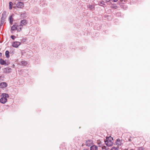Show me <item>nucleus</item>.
Segmentation results:
<instances>
[{
    "instance_id": "f257e3e1",
    "label": "nucleus",
    "mask_w": 150,
    "mask_h": 150,
    "mask_svg": "<svg viewBox=\"0 0 150 150\" xmlns=\"http://www.w3.org/2000/svg\"><path fill=\"white\" fill-rule=\"evenodd\" d=\"M14 4L16 5V7L18 8H22L24 7L23 3L21 2H17L16 1Z\"/></svg>"
},
{
    "instance_id": "f03ea898",
    "label": "nucleus",
    "mask_w": 150,
    "mask_h": 150,
    "mask_svg": "<svg viewBox=\"0 0 150 150\" xmlns=\"http://www.w3.org/2000/svg\"><path fill=\"white\" fill-rule=\"evenodd\" d=\"M93 140L88 139L86 141V145L87 146H90L93 144Z\"/></svg>"
},
{
    "instance_id": "7ed1b4c3",
    "label": "nucleus",
    "mask_w": 150,
    "mask_h": 150,
    "mask_svg": "<svg viewBox=\"0 0 150 150\" xmlns=\"http://www.w3.org/2000/svg\"><path fill=\"white\" fill-rule=\"evenodd\" d=\"M11 69L8 67L4 68L3 69V72L6 73H9L11 72Z\"/></svg>"
},
{
    "instance_id": "20e7f679",
    "label": "nucleus",
    "mask_w": 150,
    "mask_h": 150,
    "mask_svg": "<svg viewBox=\"0 0 150 150\" xmlns=\"http://www.w3.org/2000/svg\"><path fill=\"white\" fill-rule=\"evenodd\" d=\"M105 144L108 146H110L112 145L113 144L112 142L110 140L107 139L105 141Z\"/></svg>"
},
{
    "instance_id": "39448f33",
    "label": "nucleus",
    "mask_w": 150,
    "mask_h": 150,
    "mask_svg": "<svg viewBox=\"0 0 150 150\" xmlns=\"http://www.w3.org/2000/svg\"><path fill=\"white\" fill-rule=\"evenodd\" d=\"M21 44V43L18 41L15 42L12 44V46L13 47H17Z\"/></svg>"
},
{
    "instance_id": "423d86ee",
    "label": "nucleus",
    "mask_w": 150,
    "mask_h": 150,
    "mask_svg": "<svg viewBox=\"0 0 150 150\" xmlns=\"http://www.w3.org/2000/svg\"><path fill=\"white\" fill-rule=\"evenodd\" d=\"M7 99L3 97H2L0 99V102L2 104L5 103L7 102Z\"/></svg>"
},
{
    "instance_id": "0eeeda50",
    "label": "nucleus",
    "mask_w": 150,
    "mask_h": 150,
    "mask_svg": "<svg viewBox=\"0 0 150 150\" xmlns=\"http://www.w3.org/2000/svg\"><path fill=\"white\" fill-rule=\"evenodd\" d=\"M16 30L18 32L21 31L23 28V25H21L20 24L19 25H16Z\"/></svg>"
},
{
    "instance_id": "6e6552de",
    "label": "nucleus",
    "mask_w": 150,
    "mask_h": 150,
    "mask_svg": "<svg viewBox=\"0 0 150 150\" xmlns=\"http://www.w3.org/2000/svg\"><path fill=\"white\" fill-rule=\"evenodd\" d=\"M13 15H11L8 18V20L9 21L11 25L13 24Z\"/></svg>"
},
{
    "instance_id": "1a4fd4ad",
    "label": "nucleus",
    "mask_w": 150,
    "mask_h": 150,
    "mask_svg": "<svg viewBox=\"0 0 150 150\" xmlns=\"http://www.w3.org/2000/svg\"><path fill=\"white\" fill-rule=\"evenodd\" d=\"M7 86V83L6 82H2L0 83V87L2 88H5Z\"/></svg>"
},
{
    "instance_id": "9d476101",
    "label": "nucleus",
    "mask_w": 150,
    "mask_h": 150,
    "mask_svg": "<svg viewBox=\"0 0 150 150\" xmlns=\"http://www.w3.org/2000/svg\"><path fill=\"white\" fill-rule=\"evenodd\" d=\"M116 145H117V147H119L120 146H121L122 143L120 142V139H117V141L115 142Z\"/></svg>"
},
{
    "instance_id": "9b49d317",
    "label": "nucleus",
    "mask_w": 150,
    "mask_h": 150,
    "mask_svg": "<svg viewBox=\"0 0 150 150\" xmlns=\"http://www.w3.org/2000/svg\"><path fill=\"white\" fill-rule=\"evenodd\" d=\"M27 23V21L25 20H22L20 22V24L23 25H25Z\"/></svg>"
},
{
    "instance_id": "f8f14e48",
    "label": "nucleus",
    "mask_w": 150,
    "mask_h": 150,
    "mask_svg": "<svg viewBox=\"0 0 150 150\" xmlns=\"http://www.w3.org/2000/svg\"><path fill=\"white\" fill-rule=\"evenodd\" d=\"M98 146L95 145L91 146L90 147V150H98Z\"/></svg>"
},
{
    "instance_id": "ddd939ff",
    "label": "nucleus",
    "mask_w": 150,
    "mask_h": 150,
    "mask_svg": "<svg viewBox=\"0 0 150 150\" xmlns=\"http://www.w3.org/2000/svg\"><path fill=\"white\" fill-rule=\"evenodd\" d=\"M1 96L5 98H8L9 97V95L7 93H3L1 94Z\"/></svg>"
},
{
    "instance_id": "4468645a",
    "label": "nucleus",
    "mask_w": 150,
    "mask_h": 150,
    "mask_svg": "<svg viewBox=\"0 0 150 150\" xmlns=\"http://www.w3.org/2000/svg\"><path fill=\"white\" fill-rule=\"evenodd\" d=\"M6 11H4L2 13L1 17L6 18Z\"/></svg>"
},
{
    "instance_id": "2eb2a0df",
    "label": "nucleus",
    "mask_w": 150,
    "mask_h": 150,
    "mask_svg": "<svg viewBox=\"0 0 150 150\" xmlns=\"http://www.w3.org/2000/svg\"><path fill=\"white\" fill-rule=\"evenodd\" d=\"M98 4L101 6H103L105 5L104 2L103 1H100L98 2Z\"/></svg>"
},
{
    "instance_id": "dca6fc26",
    "label": "nucleus",
    "mask_w": 150,
    "mask_h": 150,
    "mask_svg": "<svg viewBox=\"0 0 150 150\" xmlns=\"http://www.w3.org/2000/svg\"><path fill=\"white\" fill-rule=\"evenodd\" d=\"M16 25H14L11 27V30H16Z\"/></svg>"
},
{
    "instance_id": "f3484780",
    "label": "nucleus",
    "mask_w": 150,
    "mask_h": 150,
    "mask_svg": "<svg viewBox=\"0 0 150 150\" xmlns=\"http://www.w3.org/2000/svg\"><path fill=\"white\" fill-rule=\"evenodd\" d=\"M27 64V62L25 61H21L20 63L21 65L24 66H25Z\"/></svg>"
},
{
    "instance_id": "a211bd4d",
    "label": "nucleus",
    "mask_w": 150,
    "mask_h": 150,
    "mask_svg": "<svg viewBox=\"0 0 150 150\" xmlns=\"http://www.w3.org/2000/svg\"><path fill=\"white\" fill-rule=\"evenodd\" d=\"M0 63L1 65H4L6 64V62L2 59H0Z\"/></svg>"
},
{
    "instance_id": "6ab92c4d",
    "label": "nucleus",
    "mask_w": 150,
    "mask_h": 150,
    "mask_svg": "<svg viewBox=\"0 0 150 150\" xmlns=\"http://www.w3.org/2000/svg\"><path fill=\"white\" fill-rule=\"evenodd\" d=\"M5 55L6 57L8 58L9 57V52L8 51H6L5 52Z\"/></svg>"
},
{
    "instance_id": "aec40b11",
    "label": "nucleus",
    "mask_w": 150,
    "mask_h": 150,
    "mask_svg": "<svg viewBox=\"0 0 150 150\" xmlns=\"http://www.w3.org/2000/svg\"><path fill=\"white\" fill-rule=\"evenodd\" d=\"M12 5L13 3L11 2H10L9 3V9H12Z\"/></svg>"
},
{
    "instance_id": "412c9836",
    "label": "nucleus",
    "mask_w": 150,
    "mask_h": 150,
    "mask_svg": "<svg viewBox=\"0 0 150 150\" xmlns=\"http://www.w3.org/2000/svg\"><path fill=\"white\" fill-rule=\"evenodd\" d=\"M6 19V18H5L1 17V21H3V22H4L5 21Z\"/></svg>"
},
{
    "instance_id": "4be33fe9",
    "label": "nucleus",
    "mask_w": 150,
    "mask_h": 150,
    "mask_svg": "<svg viewBox=\"0 0 150 150\" xmlns=\"http://www.w3.org/2000/svg\"><path fill=\"white\" fill-rule=\"evenodd\" d=\"M11 38H12V39L14 40L15 38H16V37L14 35H12L11 36Z\"/></svg>"
},
{
    "instance_id": "5701e85b",
    "label": "nucleus",
    "mask_w": 150,
    "mask_h": 150,
    "mask_svg": "<svg viewBox=\"0 0 150 150\" xmlns=\"http://www.w3.org/2000/svg\"><path fill=\"white\" fill-rule=\"evenodd\" d=\"M139 150H143V147H139Z\"/></svg>"
},
{
    "instance_id": "b1692460",
    "label": "nucleus",
    "mask_w": 150,
    "mask_h": 150,
    "mask_svg": "<svg viewBox=\"0 0 150 150\" xmlns=\"http://www.w3.org/2000/svg\"><path fill=\"white\" fill-rule=\"evenodd\" d=\"M4 23V22H3V21H1V25H2Z\"/></svg>"
},
{
    "instance_id": "393cba45",
    "label": "nucleus",
    "mask_w": 150,
    "mask_h": 150,
    "mask_svg": "<svg viewBox=\"0 0 150 150\" xmlns=\"http://www.w3.org/2000/svg\"><path fill=\"white\" fill-rule=\"evenodd\" d=\"M106 2H108L110 1L111 0H105Z\"/></svg>"
},
{
    "instance_id": "a878e982",
    "label": "nucleus",
    "mask_w": 150,
    "mask_h": 150,
    "mask_svg": "<svg viewBox=\"0 0 150 150\" xmlns=\"http://www.w3.org/2000/svg\"><path fill=\"white\" fill-rule=\"evenodd\" d=\"M2 55V53H0V57H1Z\"/></svg>"
},
{
    "instance_id": "bb28decb",
    "label": "nucleus",
    "mask_w": 150,
    "mask_h": 150,
    "mask_svg": "<svg viewBox=\"0 0 150 150\" xmlns=\"http://www.w3.org/2000/svg\"><path fill=\"white\" fill-rule=\"evenodd\" d=\"M128 140L129 141H131V140L130 138H129V139Z\"/></svg>"
},
{
    "instance_id": "cd10ccee",
    "label": "nucleus",
    "mask_w": 150,
    "mask_h": 150,
    "mask_svg": "<svg viewBox=\"0 0 150 150\" xmlns=\"http://www.w3.org/2000/svg\"><path fill=\"white\" fill-rule=\"evenodd\" d=\"M92 6V5H90V6H89V7H90V6H91V7Z\"/></svg>"
},
{
    "instance_id": "c85d7f7f",
    "label": "nucleus",
    "mask_w": 150,
    "mask_h": 150,
    "mask_svg": "<svg viewBox=\"0 0 150 150\" xmlns=\"http://www.w3.org/2000/svg\"><path fill=\"white\" fill-rule=\"evenodd\" d=\"M124 150H128V149Z\"/></svg>"
},
{
    "instance_id": "c756f323",
    "label": "nucleus",
    "mask_w": 150,
    "mask_h": 150,
    "mask_svg": "<svg viewBox=\"0 0 150 150\" xmlns=\"http://www.w3.org/2000/svg\"><path fill=\"white\" fill-rule=\"evenodd\" d=\"M88 150L87 149H86V150Z\"/></svg>"
},
{
    "instance_id": "7c9ffc66",
    "label": "nucleus",
    "mask_w": 150,
    "mask_h": 150,
    "mask_svg": "<svg viewBox=\"0 0 150 150\" xmlns=\"http://www.w3.org/2000/svg\"><path fill=\"white\" fill-rule=\"evenodd\" d=\"M133 150V149H131V150Z\"/></svg>"
}]
</instances>
